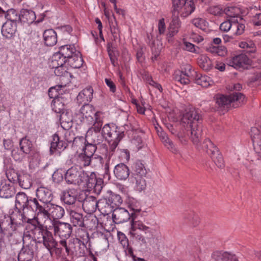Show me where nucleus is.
Wrapping results in <instances>:
<instances>
[{
	"mask_svg": "<svg viewBox=\"0 0 261 261\" xmlns=\"http://www.w3.org/2000/svg\"><path fill=\"white\" fill-rule=\"evenodd\" d=\"M19 147L27 155H29L30 163H33L34 160L38 161L39 160V153L38 152L33 151V144L32 142L25 136L19 140Z\"/></svg>",
	"mask_w": 261,
	"mask_h": 261,
	"instance_id": "nucleus-13",
	"label": "nucleus"
},
{
	"mask_svg": "<svg viewBox=\"0 0 261 261\" xmlns=\"http://www.w3.org/2000/svg\"><path fill=\"white\" fill-rule=\"evenodd\" d=\"M59 245L64 248V251L67 255L73 254V239L69 240L68 242L66 241V239H62L59 242Z\"/></svg>",
	"mask_w": 261,
	"mask_h": 261,
	"instance_id": "nucleus-53",
	"label": "nucleus"
},
{
	"mask_svg": "<svg viewBox=\"0 0 261 261\" xmlns=\"http://www.w3.org/2000/svg\"><path fill=\"white\" fill-rule=\"evenodd\" d=\"M52 227L54 234L58 236L63 239H67L72 232V227L68 223L62 222L59 220H54L52 222Z\"/></svg>",
	"mask_w": 261,
	"mask_h": 261,
	"instance_id": "nucleus-10",
	"label": "nucleus"
},
{
	"mask_svg": "<svg viewBox=\"0 0 261 261\" xmlns=\"http://www.w3.org/2000/svg\"><path fill=\"white\" fill-rule=\"evenodd\" d=\"M245 99V96L240 92H233L229 95L225 96L221 94H217L214 96L216 105L219 109L228 108L231 102L239 101L243 102Z\"/></svg>",
	"mask_w": 261,
	"mask_h": 261,
	"instance_id": "nucleus-7",
	"label": "nucleus"
},
{
	"mask_svg": "<svg viewBox=\"0 0 261 261\" xmlns=\"http://www.w3.org/2000/svg\"><path fill=\"white\" fill-rule=\"evenodd\" d=\"M195 83L203 87H207L208 85V82L207 81V77L205 76H202L200 74H198L195 72Z\"/></svg>",
	"mask_w": 261,
	"mask_h": 261,
	"instance_id": "nucleus-64",
	"label": "nucleus"
},
{
	"mask_svg": "<svg viewBox=\"0 0 261 261\" xmlns=\"http://www.w3.org/2000/svg\"><path fill=\"white\" fill-rule=\"evenodd\" d=\"M43 36L44 42L46 46H53L57 42V33L53 29L44 31Z\"/></svg>",
	"mask_w": 261,
	"mask_h": 261,
	"instance_id": "nucleus-37",
	"label": "nucleus"
},
{
	"mask_svg": "<svg viewBox=\"0 0 261 261\" xmlns=\"http://www.w3.org/2000/svg\"><path fill=\"white\" fill-rule=\"evenodd\" d=\"M226 63L228 66L237 69H247V67L252 63V60L244 54H241L227 58Z\"/></svg>",
	"mask_w": 261,
	"mask_h": 261,
	"instance_id": "nucleus-11",
	"label": "nucleus"
},
{
	"mask_svg": "<svg viewBox=\"0 0 261 261\" xmlns=\"http://www.w3.org/2000/svg\"><path fill=\"white\" fill-rule=\"evenodd\" d=\"M48 212L53 217L54 221L61 219L65 214L64 208L60 205L50 203Z\"/></svg>",
	"mask_w": 261,
	"mask_h": 261,
	"instance_id": "nucleus-41",
	"label": "nucleus"
},
{
	"mask_svg": "<svg viewBox=\"0 0 261 261\" xmlns=\"http://www.w3.org/2000/svg\"><path fill=\"white\" fill-rule=\"evenodd\" d=\"M239 46L245 49L247 53H254L256 51V46L252 41H242L239 43Z\"/></svg>",
	"mask_w": 261,
	"mask_h": 261,
	"instance_id": "nucleus-59",
	"label": "nucleus"
},
{
	"mask_svg": "<svg viewBox=\"0 0 261 261\" xmlns=\"http://www.w3.org/2000/svg\"><path fill=\"white\" fill-rule=\"evenodd\" d=\"M199 66L206 71H209L213 67V64L210 59L207 56H202L198 60Z\"/></svg>",
	"mask_w": 261,
	"mask_h": 261,
	"instance_id": "nucleus-55",
	"label": "nucleus"
},
{
	"mask_svg": "<svg viewBox=\"0 0 261 261\" xmlns=\"http://www.w3.org/2000/svg\"><path fill=\"white\" fill-rule=\"evenodd\" d=\"M77 160L84 167L89 166H95V162L99 166L103 163V159L101 156L95 154L94 156H92L83 152L77 155Z\"/></svg>",
	"mask_w": 261,
	"mask_h": 261,
	"instance_id": "nucleus-16",
	"label": "nucleus"
},
{
	"mask_svg": "<svg viewBox=\"0 0 261 261\" xmlns=\"http://www.w3.org/2000/svg\"><path fill=\"white\" fill-rule=\"evenodd\" d=\"M70 222L75 227H85L84 218L82 213H77L74 210H71L69 212Z\"/></svg>",
	"mask_w": 261,
	"mask_h": 261,
	"instance_id": "nucleus-39",
	"label": "nucleus"
},
{
	"mask_svg": "<svg viewBox=\"0 0 261 261\" xmlns=\"http://www.w3.org/2000/svg\"><path fill=\"white\" fill-rule=\"evenodd\" d=\"M67 63L73 68H80L83 65V60L80 52L77 51L67 59Z\"/></svg>",
	"mask_w": 261,
	"mask_h": 261,
	"instance_id": "nucleus-40",
	"label": "nucleus"
},
{
	"mask_svg": "<svg viewBox=\"0 0 261 261\" xmlns=\"http://www.w3.org/2000/svg\"><path fill=\"white\" fill-rule=\"evenodd\" d=\"M93 96V89L91 86H88L80 92L76 96L77 102L79 105L84 103V105H88L90 102Z\"/></svg>",
	"mask_w": 261,
	"mask_h": 261,
	"instance_id": "nucleus-26",
	"label": "nucleus"
},
{
	"mask_svg": "<svg viewBox=\"0 0 261 261\" xmlns=\"http://www.w3.org/2000/svg\"><path fill=\"white\" fill-rule=\"evenodd\" d=\"M250 134L254 149L258 155V159H261V140H260L259 130L256 127H252Z\"/></svg>",
	"mask_w": 261,
	"mask_h": 261,
	"instance_id": "nucleus-29",
	"label": "nucleus"
},
{
	"mask_svg": "<svg viewBox=\"0 0 261 261\" xmlns=\"http://www.w3.org/2000/svg\"><path fill=\"white\" fill-rule=\"evenodd\" d=\"M93 143H89L86 138L84 137H77L74 138L73 144L79 146V144H81L82 146V150L83 152L92 156H94L95 155L94 154L97 149L96 144H98L96 142L97 139L93 138Z\"/></svg>",
	"mask_w": 261,
	"mask_h": 261,
	"instance_id": "nucleus-14",
	"label": "nucleus"
},
{
	"mask_svg": "<svg viewBox=\"0 0 261 261\" xmlns=\"http://www.w3.org/2000/svg\"><path fill=\"white\" fill-rule=\"evenodd\" d=\"M110 204L111 205L113 209L119 208V206L122 204L123 200L121 197L114 193L111 192L109 196H107Z\"/></svg>",
	"mask_w": 261,
	"mask_h": 261,
	"instance_id": "nucleus-49",
	"label": "nucleus"
},
{
	"mask_svg": "<svg viewBox=\"0 0 261 261\" xmlns=\"http://www.w3.org/2000/svg\"><path fill=\"white\" fill-rule=\"evenodd\" d=\"M98 210L105 215L113 213L115 209L110 204L107 196L103 197L98 200Z\"/></svg>",
	"mask_w": 261,
	"mask_h": 261,
	"instance_id": "nucleus-38",
	"label": "nucleus"
},
{
	"mask_svg": "<svg viewBox=\"0 0 261 261\" xmlns=\"http://www.w3.org/2000/svg\"><path fill=\"white\" fill-rule=\"evenodd\" d=\"M51 107L52 110L56 113L60 114L66 109L62 102H60L56 98L53 99L51 102Z\"/></svg>",
	"mask_w": 261,
	"mask_h": 261,
	"instance_id": "nucleus-60",
	"label": "nucleus"
},
{
	"mask_svg": "<svg viewBox=\"0 0 261 261\" xmlns=\"http://www.w3.org/2000/svg\"><path fill=\"white\" fill-rule=\"evenodd\" d=\"M7 21H10L16 25H19L20 13L14 9L7 10V13L6 14Z\"/></svg>",
	"mask_w": 261,
	"mask_h": 261,
	"instance_id": "nucleus-46",
	"label": "nucleus"
},
{
	"mask_svg": "<svg viewBox=\"0 0 261 261\" xmlns=\"http://www.w3.org/2000/svg\"><path fill=\"white\" fill-rule=\"evenodd\" d=\"M36 197L40 202L44 204H50L53 199L51 191L45 187L38 188L36 191Z\"/></svg>",
	"mask_w": 261,
	"mask_h": 261,
	"instance_id": "nucleus-23",
	"label": "nucleus"
},
{
	"mask_svg": "<svg viewBox=\"0 0 261 261\" xmlns=\"http://www.w3.org/2000/svg\"><path fill=\"white\" fill-rule=\"evenodd\" d=\"M82 183H85V186L89 189H93L94 192L99 194L103 186V179L97 176L94 172L88 174L84 171V175L82 176Z\"/></svg>",
	"mask_w": 261,
	"mask_h": 261,
	"instance_id": "nucleus-6",
	"label": "nucleus"
},
{
	"mask_svg": "<svg viewBox=\"0 0 261 261\" xmlns=\"http://www.w3.org/2000/svg\"><path fill=\"white\" fill-rule=\"evenodd\" d=\"M17 31V25L10 21H6L2 27L1 33L3 36L7 39L14 38Z\"/></svg>",
	"mask_w": 261,
	"mask_h": 261,
	"instance_id": "nucleus-31",
	"label": "nucleus"
},
{
	"mask_svg": "<svg viewBox=\"0 0 261 261\" xmlns=\"http://www.w3.org/2000/svg\"><path fill=\"white\" fill-rule=\"evenodd\" d=\"M39 216L34 215L32 218H26L24 224L26 230L31 232L33 235L36 233L44 225L39 220Z\"/></svg>",
	"mask_w": 261,
	"mask_h": 261,
	"instance_id": "nucleus-22",
	"label": "nucleus"
},
{
	"mask_svg": "<svg viewBox=\"0 0 261 261\" xmlns=\"http://www.w3.org/2000/svg\"><path fill=\"white\" fill-rule=\"evenodd\" d=\"M82 119L81 120L85 124H91L95 117H99V112L96 111L95 108L91 105H83L80 109Z\"/></svg>",
	"mask_w": 261,
	"mask_h": 261,
	"instance_id": "nucleus-12",
	"label": "nucleus"
},
{
	"mask_svg": "<svg viewBox=\"0 0 261 261\" xmlns=\"http://www.w3.org/2000/svg\"><path fill=\"white\" fill-rule=\"evenodd\" d=\"M102 124L103 121L99 117H95V119H94L93 123L91 124H87L88 125H91L88 128L87 134L91 132L94 133V134L92 135L93 137L94 138L97 137V139H99V135H101V133H100V132L102 130L101 126Z\"/></svg>",
	"mask_w": 261,
	"mask_h": 261,
	"instance_id": "nucleus-36",
	"label": "nucleus"
},
{
	"mask_svg": "<svg viewBox=\"0 0 261 261\" xmlns=\"http://www.w3.org/2000/svg\"><path fill=\"white\" fill-rule=\"evenodd\" d=\"M68 146V143L64 140H61L58 134L55 133L51 136L49 154L53 155L57 152L60 153L64 151Z\"/></svg>",
	"mask_w": 261,
	"mask_h": 261,
	"instance_id": "nucleus-19",
	"label": "nucleus"
},
{
	"mask_svg": "<svg viewBox=\"0 0 261 261\" xmlns=\"http://www.w3.org/2000/svg\"><path fill=\"white\" fill-rule=\"evenodd\" d=\"M172 19L170 24L169 29L178 32L179 29L180 27V21L179 19L178 15L179 12L175 10H172Z\"/></svg>",
	"mask_w": 261,
	"mask_h": 261,
	"instance_id": "nucleus-50",
	"label": "nucleus"
},
{
	"mask_svg": "<svg viewBox=\"0 0 261 261\" xmlns=\"http://www.w3.org/2000/svg\"><path fill=\"white\" fill-rule=\"evenodd\" d=\"M46 205L41 203L37 198L32 197L28 210L34 212V215L41 216L45 219H49L50 213L46 210Z\"/></svg>",
	"mask_w": 261,
	"mask_h": 261,
	"instance_id": "nucleus-17",
	"label": "nucleus"
},
{
	"mask_svg": "<svg viewBox=\"0 0 261 261\" xmlns=\"http://www.w3.org/2000/svg\"><path fill=\"white\" fill-rule=\"evenodd\" d=\"M78 201L82 202L83 210L87 214H92L98 208V200L94 196L81 194L79 196Z\"/></svg>",
	"mask_w": 261,
	"mask_h": 261,
	"instance_id": "nucleus-15",
	"label": "nucleus"
},
{
	"mask_svg": "<svg viewBox=\"0 0 261 261\" xmlns=\"http://www.w3.org/2000/svg\"><path fill=\"white\" fill-rule=\"evenodd\" d=\"M20 173L21 172L11 167L6 170V175L8 179V181L13 185L17 184Z\"/></svg>",
	"mask_w": 261,
	"mask_h": 261,
	"instance_id": "nucleus-48",
	"label": "nucleus"
},
{
	"mask_svg": "<svg viewBox=\"0 0 261 261\" xmlns=\"http://www.w3.org/2000/svg\"><path fill=\"white\" fill-rule=\"evenodd\" d=\"M27 155L20 147H16L11 150V156L15 161L21 162Z\"/></svg>",
	"mask_w": 261,
	"mask_h": 261,
	"instance_id": "nucleus-58",
	"label": "nucleus"
},
{
	"mask_svg": "<svg viewBox=\"0 0 261 261\" xmlns=\"http://www.w3.org/2000/svg\"><path fill=\"white\" fill-rule=\"evenodd\" d=\"M202 148L210 155L216 165L220 168L224 166V160L218 148L208 138L205 139L202 142Z\"/></svg>",
	"mask_w": 261,
	"mask_h": 261,
	"instance_id": "nucleus-5",
	"label": "nucleus"
},
{
	"mask_svg": "<svg viewBox=\"0 0 261 261\" xmlns=\"http://www.w3.org/2000/svg\"><path fill=\"white\" fill-rule=\"evenodd\" d=\"M212 258L215 261H239L235 254L228 252L215 251L212 254Z\"/></svg>",
	"mask_w": 261,
	"mask_h": 261,
	"instance_id": "nucleus-34",
	"label": "nucleus"
},
{
	"mask_svg": "<svg viewBox=\"0 0 261 261\" xmlns=\"http://www.w3.org/2000/svg\"><path fill=\"white\" fill-rule=\"evenodd\" d=\"M67 63V59L64 57L59 51L55 53L52 57L51 64L53 66H64Z\"/></svg>",
	"mask_w": 261,
	"mask_h": 261,
	"instance_id": "nucleus-54",
	"label": "nucleus"
},
{
	"mask_svg": "<svg viewBox=\"0 0 261 261\" xmlns=\"http://www.w3.org/2000/svg\"><path fill=\"white\" fill-rule=\"evenodd\" d=\"M181 124L184 129L176 134V136L182 144L188 142V132H190L191 140L194 144L198 145L203 134L202 119L198 111L191 109L183 115Z\"/></svg>",
	"mask_w": 261,
	"mask_h": 261,
	"instance_id": "nucleus-1",
	"label": "nucleus"
},
{
	"mask_svg": "<svg viewBox=\"0 0 261 261\" xmlns=\"http://www.w3.org/2000/svg\"><path fill=\"white\" fill-rule=\"evenodd\" d=\"M59 117L61 124L63 128H64V125H65V123L70 124L72 122V117L67 110L59 114ZM70 126L71 125H70L67 126L68 127H70Z\"/></svg>",
	"mask_w": 261,
	"mask_h": 261,
	"instance_id": "nucleus-56",
	"label": "nucleus"
},
{
	"mask_svg": "<svg viewBox=\"0 0 261 261\" xmlns=\"http://www.w3.org/2000/svg\"><path fill=\"white\" fill-rule=\"evenodd\" d=\"M37 239V243H42L44 246L51 253L52 249L57 245V242L53 237V233L46 226L43 225L34 235Z\"/></svg>",
	"mask_w": 261,
	"mask_h": 261,
	"instance_id": "nucleus-4",
	"label": "nucleus"
},
{
	"mask_svg": "<svg viewBox=\"0 0 261 261\" xmlns=\"http://www.w3.org/2000/svg\"><path fill=\"white\" fill-rule=\"evenodd\" d=\"M132 174L130 177L146 176L147 170L141 161L138 160L132 165Z\"/></svg>",
	"mask_w": 261,
	"mask_h": 261,
	"instance_id": "nucleus-35",
	"label": "nucleus"
},
{
	"mask_svg": "<svg viewBox=\"0 0 261 261\" xmlns=\"http://www.w3.org/2000/svg\"><path fill=\"white\" fill-rule=\"evenodd\" d=\"M17 184L22 188L29 189L32 186L31 176L29 174L21 173Z\"/></svg>",
	"mask_w": 261,
	"mask_h": 261,
	"instance_id": "nucleus-47",
	"label": "nucleus"
},
{
	"mask_svg": "<svg viewBox=\"0 0 261 261\" xmlns=\"http://www.w3.org/2000/svg\"><path fill=\"white\" fill-rule=\"evenodd\" d=\"M16 189L13 184L6 180H2L0 184V197L10 198L14 196Z\"/></svg>",
	"mask_w": 261,
	"mask_h": 261,
	"instance_id": "nucleus-21",
	"label": "nucleus"
},
{
	"mask_svg": "<svg viewBox=\"0 0 261 261\" xmlns=\"http://www.w3.org/2000/svg\"><path fill=\"white\" fill-rule=\"evenodd\" d=\"M113 221L116 224H120L132 220L130 212L123 207L115 209L112 214Z\"/></svg>",
	"mask_w": 261,
	"mask_h": 261,
	"instance_id": "nucleus-20",
	"label": "nucleus"
},
{
	"mask_svg": "<svg viewBox=\"0 0 261 261\" xmlns=\"http://www.w3.org/2000/svg\"><path fill=\"white\" fill-rule=\"evenodd\" d=\"M147 39V43L149 44L151 47L152 55L151 59L154 62L158 60V58L160 55L162 48V44L159 43L158 41L151 40L152 38L148 35Z\"/></svg>",
	"mask_w": 261,
	"mask_h": 261,
	"instance_id": "nucleus-32",
	"label": "nucleus"
},
{
	"mask_svg": "<svg viewBox=\"0 0 261 261\" xmlns=\"http://www.w3.org/2000/svg\"><path fill=\"white\" fill-rule=\"evenodd\" d=\"M114 174L119 180H125L129 177L130 171L128 167L124 163H119L115 166Z\"/></svg>",
	"mask_w": 261,
	"mask_h": 261,
	"instance_id": "nucleus-25",
	"label": "nucleus"
},
{
	"mask_svg": "<svg viewBox=\"0 0 261 261\" xmlns=\"http://www.w3.org/2000/svg\"><path fill=\"white\" fill-rule=\"evenodd\" d=\"M206 51L221 57H224L227 52V48L224 46H216L213 45L207 47Z\"/></svg>",
	"mask_w": 261,
	"mask_h": 261,
	"instance_id": "nucleus-51",
	"label": "nucleus"
},
{
	"mask_svg": "<svg viewBox=\"0 0 261 261\" xmlns=\"http://www.w3.org/2000/svg\"><path fill=\"white\" fill-rule=\"evenodd\" d=\"M146 176L130 177L131 182L134 185V189L138 192H141L145 190L146 188V181L145 179Z\"/></svg>",
	"mask_w": 261,
	"mask_h": 261,
	"instance_id": "nucleus-42",
	"label": "nucleus"
},
{
	"mask_svg": "<svg viewBox=\"0 0 261 261\" xmlns=\"http://www.w3.org/2000/svg\"><path fill=\"white\" fill-rule=\"evenodd\" d=\"M25 211L16 208L10 216L5 215L0 219V246H5L6 240L11 242L18 235L17 227L23 226L27 216Z\"/></svg>",
	"mask_w": 261,
	"mask_h": 261,
	"instance_id": "nucleus-2",
	"label": "nucleus"
},
{
	"mask_svg": "<svg viewBox=\"0 0 261 261\" xmlns=\"http://www.w3.org/2000/svg\"><path fill=\"white\" fill-rule=\"evenodd\" d=\"M241 13V9L236 6L227 7L224 9V13L231 18L238 17Z\"/></svg>",
	"mask_w": 261,
	"mask_h": 261,
	"instance_id": "nucleus-57",
	"label": "nucleus"
},
{
	"mask_svg": "<svg viewBox=\"0 0 261 261\" xmlns=\"http://www.w3.org/2000/svg\"><path fill=\"white\" fill-rule=\"evenodd\" d=\"M73 254L75 253L76 255L81 257L86 255L88 248L85 240L81 242L77 238H73Z\"/></svg>",
	"mask_w": 261,
	"mask_h": 261,
	"instance_id": "nucleus-33",
	"label": "nucleus"
},
{
	"mask_svg": "<svg viewBox=\"0 0 261 261\" xmlns=\"http://www.w3.org/2000/svg\"><path fill=\"white\" fill-rule=\"evenodd\" d=\"M59 53L66 59H68L74 53H75L77 50L74 45L67 44L62 45L59 48Z\"/></svg>",
	"mask_w": 261,
	"mask_h": 261,
	"instance_id": "nucleus-44",
	"label": "nucleus"
},
{
	"mask_svg": "<svg viewBox=\"0 0 261 261\" xmlns=\"http://www.w3.org/2000/svg\"><path fill=\"white\" fill-rule=\"evenodd\" d=\"M107 50L112 64L114 67L116 66L118 60L115 56V53L113 51V43L112 42L107 43Z\"/></svg>",
	"mask_w": 261,
	"mask_h": 261,
	"instance_id": "nucleus-61",
	"label": "nucleus"
},
{
	"mask_svg": "<svg viewBox=\"0 0 261 261\" xmlns=\"http://www.w3.org/2000/svg\"><path fill=\"white\" fill-rule=\"evenodd\" d=\"M136 219L132 218L130 220L132 229H138L139 230L144 231L145 233L147 234V237L151 236V231L150 228L145 226L142 222L140 221H136Z\"/></svg>",
	"mask_w": 261,
	"mask_h": 261,
	"instance_id": "nucleus-45",
	"label": "nucleus"
},
{
	"mask_svg": "<svg viewBox=\"0 0 261 261\" xmlns=\"http://www.w3.org/2000/svg\"><path fill=\"white\" fill-rule=\"evenodd\" d=\"M123 130L122 127L115 124H106L102 128L101 135H99V139H97L96 142L100 144L104 138L109 143L112 141L120 142L125 136V134H123Z\"/></svg>",
	"mask_w": 261,
	"mask_h": 261,
	"instance_id": "nucleus-3",
	"label": "nucleus"
},
{
	"mask_svg": "<svg viewBox=\"0 0 261 261\" xmlns=\"http://www.w3.org/2000/svg\"><path fill=\"white\" fill-rule=\"evenodd\" d=\"M129 212L132 215V218L133 219H137V217L140 214L141 208L139 203L138 204H134L133 202L129 204L128 206Z\"/></svg>",
	"mask_w": 261,
	"mask_h": 261,
	"instance_id": "nucleus-62",
	"label": "nucleus"
},
{
	"mask_svg": "<svg viewBox=\"0 0 261 261\" xmlns=\"http://www.w3.org/2000/svg\"><path fill=\"white\" fill-rule=\"evenodd\" d=\"M37 250V244L31 243L23 245L18 255V260L32 261Z\"/></svg>",
	"mask_w": 261,
	"mask_h": 261,
	"instance_id": "nucleus-18",
	"label": "nucleus"
},
{
	"mask_svg": "<svg viewBox=\"0 0 261 261\" xmlns=\"http://www.w3.org/2000/svg\"><path fill=\"white\" fill-rule=\"evenodd\" d=\"M20 13V24L29 25L33 23L36 18V14L32 10L22 9L19 12Z\"/></svg>",
	"mask_w": 261,
	"mask_h": 261,
	"instance_id": "nucleus-28",
	"label": "nucleus"
},
{
	"mask_svg": "<svg viewBox=\"0 0 261 261\" xmlns=\"http://www.w3.org/2000/svg\"><path fill=\"white\" fill-rule=\"evenodd\" d=\"M31 198L24 192H18L15 197V207L28 210Z\"/></svg>",
	"mask_w": 261,
	"mask_h": 261,
	"instance_id": "nucleus-30",
	"label": "nucleus"
},
{
	"mask_svg": "<svg viewBox=\"0 0 261 261\" xmlns=\"http://www.w3.org/2000/svg\"><path fill=\"white\" fill-rule=\"evenodd\" d=\"M173 10L180 13V16L186 17L195 9L194 0H172Z\"/></svg>",
	"mask_w": 261,
	"mask_h": 261,
	"instance_id": "nucleus-8",
	"label": "nucleus"
},
{
	"mask_svg": "<svg viewBox=\"0 0 261 261\" xmlns=\"http://www.w3.org/2000/svg\"><path fill=\"white\" fill-rule=\"evenodd\" d=\"M62 87L61 85H56L54 87H50L48 91V96L50 98H55L58 97L61 94V89Z\"/></svg>",
	"mask_w": 261,
	"mask_h": 261,
	"instance_id": "nucleus-63",
	"label": "nucleus"
},
{
	"mask_svg": "<svg viewBox=\"0 0 261 261\" xmlns=\"http://www.w3.org/2000/svg\"><path fill=\"white\" fill-rule=\"evenodd\" d=\"M159 136L165 146L167 147L172 152L176 153L177 151L174 145L173 142L169 139L168 136L166 135V133L161 132Z\"/></svg>",
	"mask_w": 261,
	"mask_h": 261,
	"instance_id": "nucleus-52",
	"label": "nucleus"
},
{
	"mask_svg": "<svg viewBox=\"0 0 261 261\" xmlns=\"http://www.w3.org/2000/svg\"><path fill=\"white\" fill-rule=\"evenodd\" d=\"M84 171L75 166L68 169L64 174V179L68 185H80L82 184V176Z\"/></svg>",
	"mask_w": 261,
	"mask_h": 261,
	"instance_id": "nucleus-9",
	"label": "nucleus"
},
{
	"mask_svg": "<svg viewBox=\"0 0 261 261\" xmlns=\"http://www.w3.org/2000/svg\"><path fill=\"white\" fill-rule=\"evenodd\" d=\"M78 198L76 191L71 189L63 191L60 196L61 201L69 206L74 205Z\"/></svg>",
	"mask_w": 261,
	"mask_h": 261,
	"instance_id": "nucleus-24",
	"label": "nucleus"
},
{
	"mask_svg": "<svg viewBox=\"0 0 261 261\" xmlns=\"http://www.w3.org/2000/svg\"><path fill=\"white\" fill-rule=\"evenodd\" d=\"M185 222L190 226L195 227L199 223L198 216L193 211L187 212L184 214Z\"/></svg>",
	"mask_w": 261,
	"mask_h": 261,
	"instance_id": "nucleus-43",
	"label": "nucleus"
},
{
	"mask_svg": "<svg viewBox=\"0 0 261 261\" xmlns=\"http://www.w3.org/2000/svg\"><path fill=\"white\" fill-rule=\"evenodd\" d=\"M15 134V130L9 128L3 132L2 137L3 146L5 150H12L14 146L13 138Z\"/></svg>",
	"mask_w": 261,
	"mask_h": 261,
	"instance_id": "nucleus-27",
	"label": "nucleus"
}]
</instances>
